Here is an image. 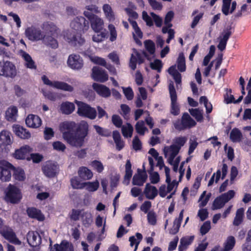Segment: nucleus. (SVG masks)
<instances>
[{
	"mask_svg": "<svg viewBox=\"0 0 251 251\" xmlns=\"http://www.w3.org/2000/svg\"><path fill=\"white\" fill-rule=\"evenodd\" d=\"M60 130L63 139L71 146L79 148L85 143L89 133V125L84 121L79 123L74 121H65L60 123Z\"/></svg>",
	"mask_w": 251,
	"mask_h": 251,
	"instance_id": "1",
	"label": "nucleus"
},
{
	"mask_svg": "<svg viewBox=\"0 0 251 251\" xmlns=\"http://www.w3.org/2000/svg\"><path fill=\"white\" fill-rule=\"evenodd\" d=\"M174 128L178 131L190 129L197 125L196 122L187 112L182 114L180 119L173 122Z\"/></svg>",
	"mask_w": 251,
	"mask_h": 251,
	"instance_id": "2",
	"label": "nucleus"
},
{
	"mask_svg": "<svg viewBox=\"0 0 251 251\" xmlns=\"http://www.w3.org/2000/svg\"><path fill=\"white\" fill-rule=\"evenodd\" d=\"M4 193L5 201L12 204L18 203L23 197L21 189L11 184H9L6 187Z\"/></svg>",
	"mask_w": 251,
	"mask_h": 251,
	"instance_id": "3",
	"label": "nucleus"
},
{
	"mask_svg": "<svg viewBox=\"0 0 251 251\" xmlns=\"http://www.w3.org/2000/svg\"><path fill=\"white\" fill-rule=\"evenodd\" d=\"M75 103L78 107L77 113L79 116L88 118L91 120H94L96 118L97 113L95 108L80 101L75 100Z\"/></svg>",
	"mask_w": 251,
	"mask_h": 251,
	"instance_id": "4",
	"label": "nucleus"
},
{
	"mask_svg": "<svg viewBox=\"0 0 251 251\" xmlns=\"http://www.w3.org/2000/svg\"><path fill=\"white\" fill-rule=\"evenodd\" d=\"M17 74L15 66L10 61H0V75L14 78Z\"/></svg>",
	"mask_w": 251,
	"mask_h": 251,
	"instance_id": "5",
	"label": "nucleus"
},
{
	"mask_svg": "<svg viewBox=\"0 0 251 251\" xmlns=\"http://www.w3.org/2000/svg\"><path fill=\"white\" fill-rule=\"evenodd\" d=\"M169 91L171 100L170 112L172 115L177 116L180 113V108L177 103L176 92L173 81L169 84Z\"/></svg>",
	"mask_w": 251,
	"mask_h": 251,
	"instance_id": "6",
	"label": "nucleus"
},
{
	"mask_svg": "<svg viewBox=\"0 0 251 251\" xmlns=\"http://www.w3.org/2000/svg\"><path fill=\"white\" fill-rule=\"evenodd\" d=\"M70 26L77 32H84L89 28V22L83 17H76L71 22Z\"/></svg>",
	"mask_w": 251,
	"mask_h": 251,
	"instance_id": "7",
	"label": "nucleus"
},
{
	"mask_svg": "<svg viewBox=\"0 0 251 251\" xmlns=\"http://www.w3.org/2000/svg\"><path fill=\"white\" fill-rule=\"evenodd\" d=\"M84 15L89 20L91 27L95 32H99L103 29L104 23L101 18L88 11H84Z\"/></svg>",
	"mask_w": 251,
	"mask_h": 251,
	"instance_id": "8",
	"label": "nucleus"
},
{
	"mask_svg": "<svg viewBox=\"0 0 251 251\" xmlns=\"http://www.w3.org/2000/svg\"><path fill=\"white\" fill-rule=\"evenodd\" d=\"M234 195L235 192L233 190H229L227 192L217 197L213 201L212 209L215 210L222 208L226 202L234 197Z\"/></svg>",
	"mask_w": 251,
	"mask_h": 251,
	"instance_id": "9",
	"label": "nucleus"
},
{
	"mask_svg": "<svg viewBox=\"0 0 251 251\" xmlns=\"http://www.w3.org/2000/svg\"><path fill=\"white\" fill-rule=\"evenodd\" d=\"M42 80L45 84L53 87L57 89L69 92H72L74 91V87L62 81H54L52 82L46 75H43L42 76Z\"/></svg>",
	"mask_w": 251,
	"mask_h": 251,
	"instance_id": "10",
	"label": "nucleus"
},
{
	"mask_svg": "<svg viewBox=\"0 0 251 251\" xmlns=\"http://www.w3.org/2000/svg\"><path fill=\"white\" fill-rule=\"evenodd\" d=\"M26 37L30 41H37L45 38V34L40 28L34 25L28 27L25 30Z\"/></svg>",
	"mask_w": 251,
	"mask_h": 251,
	"instance_id": "11",
	"label": "nucleus"
},
{
	"mask_svg": "<svg viewBox=\"0 0 251 251\" xmlns=\"http://www.w3.org/2000/svg\"><path fill=\"white\" fill-rule=\"evenodd\" d=\"M0 179L4 182L9 181L11 179L12 168L13 165L7 161L0 162Z\"/></svg>",
	"mask_w": 251,
	"mask_h": 251,
	"instance_id": "12",
	"label": "nucleus"
},
{
	"mask_svg": "<svg viewBox=\"0 0 251 251\" xmlns=\"http://www.w3.org/2000/svg\"><path fill=\"white\" fill-rule=\"evenodd\" d=\"M92 77L97 82L103 83L108 79V75L106 72L98 66H94L92 69Z\"/></svg>",
	"mask_w": 251,
	"mask_h": 251,
	"instance_id": "13",
	"label": "nucleus"
},
{
	"mask_svg": "<svg viewBox=\"0 0 251 251\" xmlns=\"http://www.w3.org/2000/svg\"><path fill=\"white\" fill-rule=\"evenodd\" d=\"M68 66L73 70H80L83 66L82 58L78 54H72L67 60Z\"/></svg>",
	"mask_w": 251,
	"mask_h": 251,
	"instance_id": "14",
	"label": "nucleus"
},
{
	"mask_svg": "<svg viewBox=\"0 0 251 251\" xmlns=\"http://www.w3.org/2000/svg\"><path fill=\"white\" fill-rule=\"evenodd\" d=\"M231 29V26H229L223 30V37L220 39L217 46L218 49L221 51H223L226 49L228 40L232 34Z\"/></svg>",
	"mask_w": 251,
	"mask_h": 251,
	"instance_id": "15",
	"label": "nucleus"
},
{
	"mask_svg": "<svg viewBox=\"0 0 251 251\" xmlns=\"http://www.w3.org/2000/svg\"><path fill=\"white\" fill-rule=\"evenodd\" d=\"M137 172L138 175H135L133 177L132 183L134 185L142 186L146 181L148 178L144 165H143V171L138 169Z\"/></svg>",
	"mask_w": 251,
	"mask_h": 251,
	"instance_id": "16",
	"label": "nucleus"
},
{
	"mask_svg": "<svg viewBox=\"0 0 251 251\" xmlns=\"http://www.w3.org/2000/svg\"><path fill=\"white\" fill-rule=\"evenodd\" d=\"M58 166L50 162H47L42 167L44 175L48 177H53L57 174Z\"/></svg>",
	"mask_w": 251,
	"mask_h": 251,
	"instance_id": "17",
	"label": "nucleus"
},
{
	"mask_svg": "<svg viewBox=\"0 0 251 251\" xmlns=\"http://www.w3.org/2000/svg\"><path fill=\"white\" fill-rule=\"evenodd\" d=\"M68 43L74 47H80L85 43V40L79 33H70L67 36Z\"/></svg>",
	"mask_w": 251,
	"mask_h": 251,
	"instance_id": "18",
	"label": "nucleus"
},
{
	"mask_svg": "<svg viewBox=\"0 0 251 251\" xmlns=\"http://www.w3.org/2000/svg\"><path fill=\"white\" fill-rule=\"evenodd\" d=\"M26 238L28 243L31 247H36L41 243V237L37 231H29Z\"/></svg>",
	"mask_w": 251,
	"mask_h": 251,
	"instance_id": "19",
	"label": "nucleus"
},
{
	"mask_svg": "<svg viewBox=\"0 0 251 251\" xmlns=\"http://www.w3.org/2000/svg\"><path fill=\"white\" fill-rule=\"evenodd\" d=\"M180 150L175 145H171L170 146H165L163 149L164 154L165 156L167 155L168 153L170 152V156L168 161L170 164L172 165V162L175 157L179 153Z\"/></svg>",
	"mask_w": 251,
	"mask_h": 251,
	"instance_id": "20",
	"label": "nucleus"
},
{
	"mask_svg": "<svg viewBox=\"0 0 251 251\" xmlns=\"http://www.w3.org/2000/svg\"><path fill=\"white\" fill-rule=\"evenodd\" d=\"M92 87L98 94L103 98H107L111 95L110 90L105 85L94 83Z\"/></svg>",
	"mask_w": 251,
	"mask_h": 251,
	"instance_id": "21",
	"label": "nucleus"
},
{
	"mask_svg": "<svg viewBox=\"0 0 251 251\" xmlns=\"http://www.w3.org/2000/svg\"><path fill=\"white\" fill-rule=\"evenodd\" d=\"M25 124L29 127L37 128L41 125L42 121L38 116L29 114L25 119Z\"/></svg>",
	"mask_w": 251,
	"mask_h": 251,
	"instance_id": "22",
	"label": "nucleus"
},
{
	"mask_svg": "<svg viewBox=\"0 0 251 251\" xmlns=\"http://www.w3.org/2000/svg\"><path fill=\"white\" fill-rule=\"evenodd\" d=\"M13 130L15 134L22 139H28L30 137L31 135L29 131L20 125H13Z\"/></svg>",
	"mask_w": 251,
	"mask_h": 251,
	"instance_id": "23",
	"label": "nucleus"
},
{
	"mask_svg": "<svg viewBox=\"0 0 251 251\" xmlns=\"http://www.w3.org/2000/svg\"><path fill=\"white\" fill-rule=\"evenodd\" d=\"M26 212L28 216L31 218L36 219L39 221H43L45 220V216L41 210L35 207L27 208Z\"/></svg>",
	"mask_w": 251,
	"mask_h": 251,
	"instance_id": "24",
	"label": "nucleus"
},
{
	"mask_svg": "<svg viewBox=\"0 0 251 251\" xmlns=\"http://www.w3.org/2000/svg\"><path fill=\"white\" fill-rule=\"evenodd\" d=\"M226 93L224 94V102L226 104H229L231 103H238L240 102L243 100V96H240L236 100H235L234 96L232 95V90L231 89L226 88Z\"/></svg>",
	"mask_w": 251,
	"mask_h": 251,
	"instance_id": "25",
	"label": "nucleus"
},
{
	"mask_svg": "<svg viewBox=\"0 0 251 251\" xmlns=\"http://www.w3.org/2000/svg\"><path fill=\"white\" fill-rule=\"evenodd\" d=\"M42 27L47 35L54 36L57 33V27L53 23L45 22L43 24Z\"/></svg>",
	"mask_w": 251,
	"mask_h": 251,
	"instance_id": "26",
	"label": "nucleus"
},
{
	"mask_svg": "<svg viewBox=\"0 0 251 251\" xmlns=\"http://www.w3.org/2000/svg\"><path fill=\"white\" fill-rule=\"evenodd\" d=\"M60 109L62 114L70 115L74 111L75 105L71 102H63L60 105Z\"/></svg>",
	"mask_w": 251,
	"mask_h": 251,
	"instance_id": "27",
	"label": "nucleus"
},
{
	"mask_svg": "<svg viewBox=\"0 0 251 251\" xmlns=\"http://www.w3.org/2000/svg\"><path fill=\"white\" fill-rule=\"evenodd\" d=\"M144 193L147 198L153 200L157 195L158 191L155 186L151 185L150 183H147L144 190Z\"/></svg>",
	"mask_w": 251,
	"mask_h": 251,
	"instance_id": "28",
	"label": "nucleus"
},
{
	"mask_svg": "<svg viewBox=\"0 0 251 251\" xmlns=\"http://www.w3.org/2000/svg\"><path fill=\"white\" fill-rule=\"evenodd\" d=\"M18 115V108L15 106H11L5 112V118L10 122H15Z\"/></svg>",
	"mask_w": 251,
	"mask_h": 251,
	"instance_id": "29",
	"label": "nucleus"
},
{
	"mask_svg": "<svg viewBox=\"0 0 251 251\" xmlns=\"http://www.w3.org/2000/svg\"><path fill=\"white\" fill-rule=\"evenodd\" d=\"M13 171V178L18 181H23L25 179V175L23 169L20 167L16 168L13 165L12 168Z\"/></svg>",
	"mask_w": 251,
	"mask_h": 251,
	"instance_id": "30",
	"label": "nucleus"
},
{
	"mask_svg": "<svg viewBox=\"0 0 251 251\" xmlns=\"http://www.w3.org/2000/svg\"><path fill=\"white\" fill-rule=\"evenodd\" d=\"M131 163L129 160H127L125 165V175L124 178L123 183L128 185L132 177L133 171L131 169Z\"/></svg>",
	"mask_w": 251,
	"mask_h": 251,
	"instance_id": "31",
	"label": "nucleus"
},
{
	"mask_svg": "<svg viewBox=\"0 0 251 251\" xmlns=\"http://www.w3.org/2000/svg\"><path fill=\"white\" fill-rule=\"evenodd\" d=\"M81 219L82 225L85 227H89L93 222L92 214L88 211H84L82 213Z\"/></svg>",
	"mask_w": 251,
	"mask_h": 251,
	"instance_id": "32",
	"label": "nucleus"
},
{
	"mask_svg": "<svg viewBox=\"0 0 251 251\" xmlns=\"http://www.w3.org/2000/svg\"><path fill=\"white\" fill-rule=\"evenodd\" d=\"M78 174L79 176L84 180L91 179L93 176L92 171L86 167H81L79 168Z\"/></svg>",
	"mask_w": 251,
	"mask_h": 251,
	"instance_id": "33",
	"label": "nucleus"
},
{
	"mask_svg": "<svg viewBox=\"0 0 251 251\" xmlns=\"http://www.w3.org/2000/svg\"><path fill=\"white\" fill-rule=\"evenodd\" d=\"M22 57L24 58L25 61V66L26 68L31 69H36V65L35 64L34 61L32 60L30 55L25 51L22 52Z\"/></svg>",
	"mask_w": 251,
	"mask_h": 251,
	"instance_id": "34",
	"label": "nucleus"
},
{
	"mask_svg": "<svg viewBox=\"0 0 251 251\" xmlns=\"http://www.w3.org/2000/svg\"><path fill=\"white\" fill-rule=\"evenodd\" d=\"M244 216V208H240L238 209L236 212V215L234 217L233 224L235 226H239L243 221Z\"/></svg>",
	"mask_w": 251,
	"mask_h": 251,
	"instance_id": "35",
	"label": "nucleus"
},
{
	"mask_svg": "<svg viewBox=\"0 0 251 251\" xmlns=\"http://www.w3.org/2000/svg\"><path fill=\"white\" fill-rule=\"evenodd\" d=\"M28 150L26 147H22L20 149L16 150L14 153V156L15 158L18 159H25Z\"/></svg>",
	"mask_w": 251,
	"mask_h": 251,
	"instance_id": "36",
	"label": "nucleus"
},
{
	"mask_svg": "<svg viewBox=\"0 0 251 251\" xmlns=\"http://www.w3.org/2000/svg\"><path fill=\"white\" fill-rule=\"evenodd\" d=\"M137 239L135 236H132L129 238V241L130 242V246L133 247L135 245V249L134 251H136L138 248V246L140 244V242L143 239V236L141 233L137 232L135 234Z\"/></svg>",
	"mask_w": 251,
	"mask_h": 251,
	"instance_id": "37",
	"label": "nucleus"
},
{
	"mask_svg": "<svg viewBox=\"0 0 251 251\" xmlns=\"http://www.w3.org/2000/svg\"><path fill=\"white\" fill-rule=\"evenodd\" d=\"M189 111L191 115L195 118L197 122L200 123L203 122V116L202 110H200L199 108H191L189 109Z\"/></svg>",
	"mask_w": 251,
	"mask_h": 251,
	"instance_id": "38",
	"label": "nucleus"
},
{
	"mask_svg": "<svg viewBox=\"0 0 251 251\" xmlns=\"http://www.w3.org/2000/svg\"><path fill=\"white\" fill-rule=\"evenodd\" d=\"M102 9L106 18L109 21H114L115 15L110 5L108 4H104L102 6Z\"/></svg>",
	"mask_w": 251,
	"mask_h": 251,
	"instance_id": "39",
	"label": "nucleus"
},
{
	"mask_svg": "<svg viewBox=\"0 0 251 251\" xmlns=\"http://www.w3.org/2000/svg\"><path fill=\"white\" fill-rule=\"evenodd\" d=\"M52 36V35L49 36L45 34V38L43 40L47 46H50L52 49H56L58 46V42Z\"/></svg>",
	"mask_w": 251,
	"mask_h": 251,
	"instance_id": "40",
	"label": "nucleus"
},
{
	"mask_svg": "<svg viewBox=\"0 0 251 251\" xmlns=\"http://www.w3.org/2000/svg\"><path fill=\"white\" fill-rule=\"evenodd\" d=\"M176 63L177 69L180 72L185 71V58L183 52L179 53Z\"/></svg>",
	"mask_w": 251,
	"mask_h": 251,
	"instance_id": "41",
	"label": "nucleus"
},
{
	"mask_svg": "<svg viewBox=\"0 0 251 251\" xmlns=\"http://www.w3.org/2000/svg\"><path fill=\"white\" fill-rule=\"evenodd\" d=\"M235 245V238L232 236H228L224 243L223 251H230Z\"/></svg>",
	"mask_w": 251,
	"mask_h": 251,
	"instance_id": "42",
	"label": "nucleus"
},
{
	"mask_svg": "<svg viewBox=\"0 0 251 251\" xmlns=\"http://www.w3.org/2000/svg\"><path fill=\"white\" fill-rule=\"evenodd\" d=\"M242 137V133L237 128H234L230 133V139L233 142H240Z\"/></svg>",
	"mask_w": 251,
	"mask_h": 251,
	"instance_id": "43",
	"label": "nucleus"
},
{
	"mask_svg": "<svg viewBox=\"0 0 251 251\" xmlns=\"http://www.w3.org/2000/svg\"><path fill=\"white\" fill-rule=\"evenodd\" d=\"M2 235L6 239L9 241L10 242L16 243L19 242L15 233L12 230L4 231Z\"/></svg>",
	"mask_w": 251,
	"mask_h": 251,
	"instance_id": "44",
	"label": "nucleus"
},
{
	"mask_svg": "<svg viewBox=\"0 0 251 251\" xmlns=\"http://www.w3.org/2000/svg\"><path fill=\"white\" fill-rule=\"evenodd\" d=\"M0 140L2 143L6 145L12 143L10 133L6 130H2L0 133Z\"/></svg>",
	"mask_w": 251,
	"mask_h": 251,
	"instance_id": "45",
	"label": "nucleus"
},
{
	"mask_svg": "<svg viewBox=\"0 0 251 251\" xmlns=\"http://www.w3.org/2000/svg\"><path fill=\"white\" fill-rule=\"evenodd\" d=\"M133 131V128L130 123H127V126H124L122 127V133L125 137H131Z\"/></svg>",
	"mask_w": 251,
	"mask_h": 251,
	"instance_id": "46",
	"label": "nucleus"
},
{
	"mask_svg": "<svg viewBox=\"0 0 251 251\" xmlns=\"http://www.w3.org/2000/svg\"><path fill=\"white\" fill-rule=\"evenodd\" d=\"M187 141V138L185 136H179L176 137L173 140V145L176 146L179 149H181Z\"/></svg>",
	"mask_w": 251,
	"mask_h": 251,
	"instance_id": "47",
	"label": "nucleus"
},
{
	"mask_svg": "<svg viewBox=\"0 0 251 251\" xmlns=\"http://www.w3.org/2000/svg\"><path fill=\"white\" fill-rule=\"evenodd\" d=\"M145 47L147 50L151 54H153L155 51L154 43L151 40H147L144 42Z\"/></svg>",
	"mask_w": 251,
	"mask_h": 251,
	"instance_id": "48",
	"label": "nucleus"
},
{
	"mask_svg": "<svg viewBox=\"0 0 251 251\" xmlns=\"http://www.w3.org/2000/svg\"><path fill=\"white\" fill-rule=\"evenodd\" d=\"M107 32L104 31L97 32V34L93 36V41L95 42L99 43L103 41L106 37Z\"/></svg>",
	"mask_w": 251,
	"mask_h": 251,
	"instance_id": "49",
	"label": "nucleus"
},
{
	"mask_svg": "<svg viewBox=\"0 0 251 251\" xmlns=\"http://www.w3.org/2000/svg\"><path fill=\"white\" fill-rule=\"evenodd\" d=\"M135 130L136 132L142 135H144L147 128L145 126L144 122L143 121H138L135 125Z\"/></svg>",
	"mask_w": 251,
	"mask_h": 251,
	"instance_id": "50",
	"label": "nucleus"
},
{
	"mask_svg": "<svg viewBox=\"0 0 251 251\" xmlns=\"http://www.w3.org/2000/svg\"><path fill=\"white\" fill-rule=\"evenodd\" d=\"M91 165L94 169L99 173H101L104 170V166L100 161L93 160L91 162Z\"/></svg>",
	"mask_w": 251,
	"mask_h": 251,
	"instance_id": "51",
	"label": "nucleus"
},
{
	"mask_svg": "<svg viewBox=\"0 0 251 251\" xmlns=\"http://www.w3.org/2000/svg\"><path fill=\"white\" fill-rule=\"evenodd\" d=\"M71 183L72 187L74 189H81L84 187V182L80 183L79 178L76 176L71 178Z\"/></svg>",
	"mask_w": 251,
	"mask_h": 251,
	"instance_id": "52",
	"label": "nucleus"
},
{
	"mask_svg": "<svg viewBox=\"0 0 251 251\" xmlns=\"http://www.w3.org/2000/svg\"><path fill=\"white\" fill-rule=\"evenodd\" d=\"M84 187L87 186V189L91 192L96 191L99 187V183L98 181L94 182H84Z\"/></svg>",
	"mask_w": 251,
	"mask_h": 251,
	"instance_id": "53",
	"label": "nucleus"
},
{
	"mask_svg": "<svg viewBox=\"0 0 251 251\" xmlns=\"http://www.w3.org/2000/svg\"><path fill=\"white\" fill-rule=\"evenodd\" d=\"M232 0H223L222 7L223 13L227 16L229 14V8Z\"/></svg>",
	"mask_w": 251,
	"mask_h": 251,
	"instance_id": "54",
	"label": "nucleus"
},
{
	"mask_svg": "<svg viewBox=\"0 0 251 251\" xmlns=\"http://www.w3.org/2000/svg\"><path fill=\"white\" fill-rule=\"evenodd\" d=\"M162 66L161 60L157 59H155L153 62L151 63L150 64L151 69L156 70L158 73L161 71Z\"/></svg>",
	"mask_w": 251,
	"mask_h": 251,
	"instance_id": "55",
	"label": "nucleus"
},
{
	"mask_svg": "<svg viewBox=\"0 0 251 251\" xmlns=\"http://www.w3.org/2000/svg\"><path fill=\"white\" fill-rule=\"evenodd\" d=\"M205 193H206V191H203L199 198V201H201V202L199 204V206L200 207H203L205 206L207 204V203L209 200V198L210 197L211 194L209 193L203 199L204 197H205Z\"/></svg>",
	"mask_w": 251,
	"mask_h": 251,
	"instance_id": "56",
	"label": "nucleus"
},
{
	"mask_svg": "<svg viewBox=\"0 0 251 251\" xmlns=\"http://www.w3.org/2000/svg\"><path fill=\"white\" fill-rule=\"evenodd\" d=\"M108 27L110 31L109 40L111 42L115 41L117 37V33L115 27L113 25L109 24Z\"/></svg>",
	"mask_w": 251,
	"mask_h": 251,
	"instance_id": "57",
	"label": "nucleus"
},
{
	"mask_svg": "<svg viewBox=\"0 0 251 251\" xmlns=\"http://www.w3.org/2000/svg\"><path fill=\"white\" fill-rule=\"evenodd\" d=\"M147 219L148 223L152 226L156 224V215L153 211H150L148 212L147 215Z\"/></svg>",
	"mask_w": 251,
	"mask_h": 251,
	"instance_id": "58",
	"label": "nucleus"
},
{
	"mask_svg": "<svg viewBox=\"0 0 251 251\" xmlns=\"http://www.w3.org/2000/svg\"><path fill=\"white\" fill-rule=\"evenodd\" d=\"M82 211V210L73 209L70 214V218L74 221H78L79 219V217H81Z\"/></svg>",
	"mask_w": 251,
	"mask_h": 251,
	"instance_id": "59",
	"label": "nucleus"
},
{
	"mask_svg": "<svg viewBox=\"0 0 251 251\" xmlns=\"http://www.w3.org/2000/svg\"><path fill=\"white\" fill-rule=\"evenodd\" d=\"M112 122L113 124L117 127H121L122 126L123 121L121 117L116 114H114L112 116Z\"/></svg>",
	"mask_w": 251,
	"mask_h": 251,
	"instance_id": "60",
	"label": "nucleus"
},
{
	"mask_svg": "<svg viewBox=\"0 0 251 251\" xmlns=\"http://www.w3.org/2000/svg\"><path fill=\"white\" fill-rule=\"evenodd\" d=\"M122 113L121 114L125 119H128V115L130 112V108L128 105L126 104H122L120 106Z\"/></svg>",
	"mask_w": 251,
	"mask_h": 251,
	"instance_id": "61",
	"label": "nucleus"
},
{
	"mask_svg": "<svg viewBox=\"0 0 251 251\" xmlns=\"http://www.w3.org/2000/svg\"><path fill=\"white\" fill-rule=\"evenodd\" d=\"M211 228V224L210 221L205 222L201 226L200 232L202 235L206 234Z\"/></svg>",
	"mask_w": 251,
	"mask_h": 251,
	"instance_id": "62",
	"label": "nucleus"
},
{
	"mask_svg": "<svg viewBox=\"0 0 251 251\" xmlns=\"http://www.w3.org/2000/svg\"><path fill=\"white\" fill-rule=\"evenodd\" d=\"M124 94L127 100H130L133 99L134 93L132 88L130 87L127 88L123 87Z\"/></svg>",
	"mask_w": 251,
	"mask_h": 251,
	"instance_id": "63",
	"label": "nucleus"
},
{
	"mask_svg": "<svg viewBox=\"0 0 251 251\" xmlns=\"http://www.w3.org/2000/svg\"><path fill=\"white\" fill-rule=\"evenodd\" d=\"M44 134L45 139L49 140L54 136V132L51 127H46L45 128Z\"/></svg>",
	"mask_w": 251,
	"mask_h": 251,
	"instance_id": "64",
	"label": "nucleus"
}]
</instances>
